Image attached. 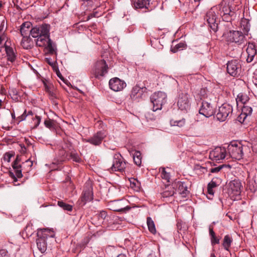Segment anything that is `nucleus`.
<instances>
[{"label": "nucleus", "instance_id": "aec40b11", "mask_svg": "<svg viewBox=\"0 0 257 257\" xmlns=\"http://www.w3.org/2000/svg\"><path fill=\"white\" fill-rule=\"evenodd\" d=\"M221 183V180L219 178H213L210 182L207 185V193L211 195H213L214 192L213 190L214 188L219 186Z\"/></svg>", "mask_w": 257, "mask_h": 257}, {"label": "nucleus", "instance_id": "de8ad7c7", "mask_svg": "<svg viewBox=\"0 0 257 257\" xmlns=\"http://www.w3.org/2000/svg\"><path fill=\"white\" fill-rule=\"evenodd\" d=\"M15 155V153L13 151L7 152L5 154L4 156V160L8 162L11 161V159Z\"/></svg>", "mask_w": 257, "mask_h": 257}, {"label": "nucleus", "instance_id": "4468645a", "mask_svg": "<svg viewBox=\"0 0 257 257\" xmlns=\"http://www.w3.org/2000/svg\"><path fill=\"white\" fill-rule=\"evenodd\" d=\"M93 199L92 187L90 182L85 184L84 188L81 197V201L83 205L87 202L90 201Z\"/></svg>", "mask_w": 257, "mask_h": 257}, {"label": "nucleus", "instance_id": "c85d7f7f", "mask_svg": "<svg viewBox=\"0 0 257 257\" xmlns=\"http://www.w3.org/2000/svg\"><path fill=\"white\" fill-rule=\"evenodd\" d=\"M21 45L23 48L25 49H29L32 48L33 46V42L30 36L23 37V39L21 42Z\"/></svg>", "mask_w": 257, "mask_h": 257}, {"label": "nucleus", "instance_id": "c756f323", "mask_svg": "<svg viewBox=\"0 0 257 257\" xmlns=\"http://www.w3.org/2000/svg\"><path fill=\"white\" fill-rule=\"evenodd\" d=\"M5 50L8 60L11 62H13L15 60L16 57L13 48L8 46H6Z\"/></svg>", "mask_w": 257, "mask_h": 257}, {"label": "nucleus", "instance_id": "37998d69", "mask_svg": "<svg viewBox=\"0 0 257 257\" xmlns=\"http://www.w3.org/2000/svg\"><path fill=\"white\" fill-rule=\"evenodd\" d=\"M15 175L13 173L10 172L11 177L13 178L14 181H17V178H21L22 177L23 175L22 173V170L21 169H15Z\"/></svg>", "mask_w": 257, "mask_h": 257}, {"label": "nucleus", "instance_id": "58836bf2", "mask_svg": "<svg viewBox=\"0 0 257 257\" xmlns=\"http://www.w3.org/2000/svg\"><path fill=\"white\" fill-rule=\"evenodd\" d=\"M44 86L45 91L48 93L49 95L52 97H55L54 93L53 91V86L51 84H47L44 82Z\"/></svg>", "mask_w": 257, "mask_h": 257}, {"label": "nucleus", "instance_id": "f8f14e48", "mask_svg": "<svg viewBox=\"0 0 257 257\" xmlns=\"http://www.w3.org/2000/svg\"><path fill=\"white\" fill-rule=\"evenodd\" d=\"M226 155V148L221 146H217L213 150L210 152L209 158L213 161L220 163L221 160L225 159Z\"/></svg>", "mask_w": 257, "mask_h": 257}, {"label": "nucleus", "instance_id": "ddd939ff", "mask_svg": "<svg viewBox=\"0 0 257 257\" xmlns=\"http://www.w3.org/2000/svg\"><path fill=\"white\" fill-rule=\"evenodd\" d=\"M178 108L181 111L187 112L190 107L188 95L187 93L180 94L177 101Z\"/></svg>", "mask_w": 257, "mask_h": 257}, {"label": "nucleus", "instance_id": "5fc2aeb1", "mask_svg": "<svg viewBox=\"0 0 257 257\" xmlns=\"http://www.w3.org/2000/svg\"><path fill=\"white\" fill-rule=\"evenodd\" d=\"M101 16V14L97 11H94L92 13L90 14L88 16V19H90L92 18H98Z\"/></svg>", "mask_w": 257, "mask_h": 257}, {"label": "nucleus", "instance_id": "393cba45", "mask_svg": "<svg viewBox=\"0 0 257 257\" xmlns=\"http://www.w3.org/2000/svg\"><path fill=\"white\" fill-rule=\"evenodd\" d=\"M129 151L130 152L131 155L133 157L135 164L138 166H141L142 158L141 152L135 150H132Z\"/></svg>", "mask_w": 257, "mask_h": 257}, {"label": "nucleus", "instance_id": "680f3d73", "mask_svg": "<svg viewBox=\"0 0 257 257\" xmlns=\"http://www.w3.org/2000/svg\"><path fill=\"white\" fill-rule=\"evenodd\" d=\"M101 231H97V232L93 233L90 237L92 238L93 237H97L101 234Z\"/></svg>", "mask_w": 257, "mask_h": 257}, {"label": "nucleus", "instance_id": "2f4dec72", "mask_svg": "<svg viewBox=\"0 0 257 257\" xmlns=\"http://www.w3.org/2000/svg\"><path fill=\"white\" fill-rule=\"evenodd\" d=\"M176 187L179 193L182 195L183 196H185L188 192L187 187L185 183L178 182L176 184Z\"/></svg>", "mask_w": 257, "mask_h": 257}, {"label": "nucleus", "instance_id": "7c9ffc66", "mask_svg": "<svg viewBox=\"0 0 257 257\" xmlns=\"http://www.w3.org/2000/svg\"><path fill=\"white\" fill-rule=\"evenodd\" d=\"M232 241L233 239L229 235H225L222 244L224 249L227 251H229V248Z\"/></svg>", "mask_w": 257, "mask_h": 257}, {"label": "nucleus", "instance_id": "9d476101", "mask_svg": "<svg viewBox=\"0 0 257 257\" xmlns=\"http://www.w3.org/2000/svg\"><path fill=\"white\" fill-rule=\"evenodd\" d=\"M227 71L230 75L237 76L241 73V62L236 59L228 61L227 63Z\"/></svg>", "mask_w": 257, "mask_h": 257}, {"label": "nucleus", "instance_id": "3c124183", "mask_svg": "<svg viewBox=\"0 0 257 257\" xmlns=\"http://www.w3.org/2000/svg\"><path fill=\"white\" fill-rule=\"evenodd\" d=\"M98 217L102 220L106 219L108 217L106 212L103 210L101 211L98 214Z\"/></svg>", "mask_w": 257, "mask_h": 257}, {"label": "nucleus", "instance_id": "72a5a7b5", "mask_svg": "<svg viewBox=\"0 0 257 257\" xmlns=\"http://www.w3.org/2000/svg\"><path fill=\"white\" fill-rule=\"evenodd\" d=\"M209 235L210 236L211 245L213 246L216 244H219L220 242V238L216 236L215 233L213 231V228L210 226L209 228Z\"/></svg>", "mask_w": 257, "mask_h": 257}, {"label": "nucleus", "instance_id": "a18cd8bd", "mask_svg": "<svg viewBox=\"0 0 257 257\" xmlns=\"http://www.w3.org/2000/svg\"><path fill=\"white\" fill-rule=\"evenodd\" d=\"M185 47L186 45L184 43H180L176 45L174 48L172 49V51L174 53H176L178 50L183 49Z\"/></svg>", "mask_w": 257, "mask_h": 257}, {"label": "nucleus", "instance_id": "0e129e2a", "mask_svg": "<svg viewBox=\"0 0 257 257\" xmlns=\"http://www.w3.org/2000/svg\"><path fill=\"white\" fill-rule=\"evenodd\" d=\"M43 30L42 31H39V37H40V36H41L42 35H46V34H48V33H43Z\"/></svg>", "mask_w": 257, "mask_h": 257}, {"label": "nucleus", "instance_id": "4d7b16f0", "mask_svg": "<svg viewBox=\"0 0 257 257\" xmlns=\"http://www.w3.org/2000/svg\"><path fill=\"white\" fill-rule=\"evenodd\" d=\"M246 117L247 116H246L243 113L241 112L240 114L237 117V120L240 123H243L245 121Z\"/></svg>", "mask_w": 257, "mask_h": 257}, {"label": "nucleus", "instance_id": "4c0bfd02", "mask_svg": "<svg viewBox=\"0 0 257 257\" xmlns=\"http://www.w3.org/2000/svg\"><path fill=\"white\" fill-rule=\"evenodd\" d=\"M69 160H72L73 161L76 162H79L81 159L79 157L78 154L75 150H72L71 149H69Z\"/></svg>", "mask_w": 257, "mask_h": 257}, {"label": "nucleus", "instance_id": "4be33fe9", "mask_svg": "<svg viewBox=\"0 0 257 257\" xmlns=\"http://www.w3.org/2000/svg\"><path fill=\"white\" fill-rule=\"evenodd\" d=\"M105 136V133L100 131L94 135L88 142L93 145H99L101 143L102 141L104 138Z\"/></svg>", "mask_w": 257, "mask_h": 257}, {"label": "nucleus", "instance_id": "13d9d810", "mask_svg": "<svg viewBox=\"0 0 257 257\" xmlns=\"http://www.w3.org/2000/svg\"><path fill=\"white\" fill-rule=\"evenodd\" d=\"M0 257H9L8 251L5 249L0 250Z\"/></svg>", "mask_w": 257, "mask_h": 257}, {"label": "nucleus", "instance_id": "e2e57ef3", "mask_svg": "<svg viewBox=\"0 0 257 257\" xmlns=\"http://www.w3.org/2000/svg\"><path fill=\"white\" fill-rule=\"evenodd\" d=\"M238 144H241V142H239L238 141H235V140H233L231 142H230V144L229 145H238Z\"/></svg>", "mask_w": 257, "mask_h": 257}, {"label": "nucleus", "instance_id": "a19ab883", "mask_svg": "<svg viewBox=\"0 0 257 257\" xmlns=\"http://www.w3.org/2000/svg\"><path fill=\"white\" fill-rule=\"evenodd\" d=\"M58 205L64 210L71 211L72 210L73 206L71 205L67 204L62 201H58Z\"/></svg>", "mask_w": 257, "mask_h": 257}, {"label": "nucleus", "instance_id": "5701e85b", "mask_svg": "<svg viewBox=\"0 0 257 257\" xmlns=\"http://www.w3.org/2000/svg\"><path fill=\"white\" fill-rule=\"evenodd\" d=\"M32 26V24L30 22H26L23 23L20 28V33L22 36H28V35L30 34Z\"/></svg>", "mask_w": 257, "mask_h": 257}, {"label": "nucleus", "instance_id": "cd10ccee", "mask_svg": "<svg viewBox=\"0 0 257 257\" xmlns=\"http://www.w3.org/2000/svg\"><path fill=\"white\" fill-rule=\"evenodd\" d=\"M199 95L200 96L201 101L203 100L206 99V98H208V100L211 101L213 99H215L216 98L214 97L213 94L209 93V91L206 88H202L200 90Z\"/></svg>", "mask_w": 257, "mask_h": 257}, {"label": "nucleus", "instance_id": "338daca9", "mask_svg": "<svg viewBox=\"0 0 257 257\" xmlns=\"http://www.w3.org/2000/svg\"><path fill=\"white\" fill-rule=\"evenodd\" d=\"M20 161H21V159L20 158L19 156H17L14 162L19 163L20 162Z\"/></svg>", "mask_w": 257, "mask_h": 257}, {"label": "nucleus", "instance_id": "bb28decb", "mask_svg": "<svg viewBox=\"0 0 257 257\" xmlns=\"http://www.w3.org/2000/svg\"><path fill=\"white\" fill-rule=\"evenodd\" d=\"M238 146H231L233 147L232 153L231 155V157L237 160H240L242 158L243 152L242 148L237 147Z\"/></svg>", "mask_w": 257, "mask_h": 257}, {"label": "nucleus", "instance_id": "a878e982", "mask_svg": "<svg viewBox=\"0 0 257 257\" xmlns=\"http://www.w3.org/2000/svg\"><path fill=\"white\" fill-rule=\"evenodd\" d=\"M69 149L67 146H65V148L59 146L58 154L61 158V161H63L65 159L69 160Z\"/></svg>", "mask_w": 257, "mask_h": 257}, {"label": "nucleus", "instance_id": "6e6d98bb", "mask_svg": "<svg viewBox=\"0 0 257 257\" xmlns=\"http://www.w3.org/2000/svg\"><path fill=\"white\" fill-rule=\"evenodd\" d=\"M27 116V111L25 109L24 110L23 113L17 117V120H18L19 122H21L23 120H25Z\"/></svg>", "mask_w": 257, "mask_h": 257}, {"label": "nucleus", "instance_id": "bf43d9fd", "mask_svg": "<svg viewBox=\"0 0 257 257\" xmlns=\"http://www.w3.org/2000/svg\"><path fill=\"white\" fill-rule=\"evenodd\" d=\"M12 167L14 170L21 168V165L19 164V163H16L15 162H13Z\"/></svg>", "mask_w": 257, "mask_h": 257}, {"label": "nucleus", "instance_id": "dca6fc26", "mask_svg": "<svg viewBox=\"0 0 257 257\" xmlns=\"http://www.w3.org/2000/svg\"><path fill=\"white\" fill-rule=\"evenodd\" d=\"M109 87L114 91H119L122 90L125 86V82L117 77L111 79L109 81Z\"/></svg>", "mask_w": 257, "mask_h": 257}, {"label": "nucleus", "instance_id": "b1692460", "mask_svg": "<svg viewBox=\"0 0 257 257\" xmlns=\"http://www.w3.org/2000/svg\"><path fill=\"white\" fill-rule=\"evenodd\" d=\"M246 51L247 54L246 61L248 63H250L252 62L256 54V50L255 49L254 46L252 44H249Z\"/></svg>", "mask_w": 257, "mask_h": 257}, {"label": "nucleus", "instance_id": "9b49d317", "mask_svg": "<svg viewBox=\"0 0 257 257\" xmlns=\"http://www.w3.org/2000/svg\"><path fill=\"white\" fill-rule=\"evenodd\" d=\"M107 70L108 66L105 61L100 60L95 63L93 74L95 78L100 79L107 73Z\"/></svg>", "mask_w": 257, "mask_h": 257}, {"label": "nucleus", "instance_id": "f704fd0d", "mask_svg": "<svg viewBox=\"0 0 257 257\" xmlns=\"http://www.w3.org/2000/svg\"><path fill=\"white\" fill-rule=\"evenodd\" d=\"M147 223L149 230L153 234H155L156 233V229L154 222L150 217L147 218Z\"/></svg>", "mask_w": 257, "mask_h": 257}, {"label": "nucleus", "instance_id": "79ce46f5", "mask_svg": "<svg viewBox=\"0 0 257 257\" xmlns=\"http://www.w3.org/2000/svg\"><path fill=\"white\" fill-rule=\"evenodd\" d=\"M130 184L132 188H134L135 190H139L140 188V183L139 181L134 178L130 179Z\"/></svg>", "mask_w": 257, "mask_h": 257}, {"label": "nucleus", "instance_id": "423d86ee", "mask_svg": "<svg viewBox=\"0 0 257 257\" xmlns=\"http://www.w3.org/2000/svg\"><path fill=\"white\" fill-rule=\"evenodd\" d=\"M233 108L231 105L227 103H224L220 106L216 114V117L220 121H225L232 114Z\"/></svg>", "mask_w": 257, "mask_h": 257}, {"label": "nucleus", "instance_id": "8fccbe9b", "mask_svg": "<svg viewBox=\"0 0 257 257\" xmlns=\"http://www.w3.org/2000/svg\"><path fill=\"white\" fill-rule=\"evenodd\" d=\"M90 239V237L89 236L85 237L81 242L80 244V246L84 248L85 246L88 243Z\"/></svg>", "mask_w": 257, "mask_h": 257}, {"label": "nucleus", "instance_id": "09e8293b", "mask_svg": "<svg viewBox=\"0 0 257 257\" xmlns=\"http://www.w3.org/2000/svg\"><path fill=\"white\" fill-rule=\"evenodd\" d=\"M32 119L34 122V126L33 128H35L37 127L40 124L41 120V117L39 116L36 115L34 117H32Z\"/></svg>", "mask_w": 257, "mask_h": 257}, {"label": "nucleus", "instance_id": "864d4df0", "mask_svg": "<svg viewBox=\"0 0 257 257\" xmlns=\"http://www.w3.org/2000/svg\"><path fill=\"white\" fill-rule=\"evenodd\" d=\"M224 167V165H221L215 168H212L210 169V172L212 173H216L219 172L223 167Z\"/></svg>", "mask_w": 257, "mask_h": 257}, {"label": "nucleus", "instance_id": "6e6552de", "mask_svg": "<svg viewBox=\"0 0 257 257\" xmlns=\"http://www.w3.org/2000/svg\"><path fill=\"white\" fill-rule=\"evenodd\" d=\"M126 164L127 163L120 154H115L113 156V163L110 168V171L122 172L126 168Z\"/></svg>", "mask_w": 257, "mask_h": 257}, {"label": "nucleus", "instance_id": "f257e3e1", "mask_svg": "<svg viewBox=\"0 0 257 257\" xmlns=\"http://www.w3.org/2000/svg\"><path fill=\"white\" fill-rule=\"evenodd\" d=\"M224 21L231 22L235 17L236 8L233 0H222L219 4L213 7Z\"/></svg>", "mask_w": 257, "mask_h": 257}, {"label": "nucleus", "instance_id": "c03bdc74", "mask_svg": "<svg viewBox=\"0 0 257 257\" xmlns=\"http://www.w3.org/2000/svg\"><path fill=\"white\" fill-rule=\"evenodd\" d=\"M252 112V109L250 106L244 105L241 109V112L246 116H250Z\"/></svg>", "mask_w": 257, "mask_h": 257}, {"label": "nucleus", "instance_id": "f3484780", "mask_svg": "<svg viewBox=\"0 0 257 257\" xmlns=\"http://www.w3.org/2000/svg\"><path fill=\"white\" fill-rule=\"evenodd\" d=\"M125 202V200H114L111 202L110 205L111 206V209L115 211L122 212L128 211L131 209V207L123 204Z\"/></svg>", "mask_w": 257, "mask_h": 257}, {"label": "nucleus", "instance_id": "ea45409f", "mask_svg": "<svg viewBox=\"0 0 257 257\" xmlns=\"http://www.w3.org/2000/svg\"><path fill=\"white\" fill-rule=\"evenodd\" d=\"M45 126L50 130H53L55 128L56 124L55 120L51 119L45 120L44 121Z\"/></svg>", "mask_w": 257, "mask_h": 257}, {"label": "nucleus", "instance_id": "69168bd1", "mask_svg": "<svg viewBox=\"0 0 257 257\" xmlns=\"http://www.w3.org/2000/svg\"><path fill=\"white\" fill-rule=\"evenodd\" d=\"M26 163L28 164V165L30 167H31L33 165V163L31 161H30V159H28V160H27L26 161Z\"/></svg>", "mask_w": 257, "mask_h": 257}, {"label": "nucleus", "instance_id": "2eb2a0df", "mask_svg": "<svg viewBox=\"0 0 257 257\" xmlns=\"http://www.w3.org/2000/svg\"><path fill=\"white\" fill-rule=\"evenodd\" d=\"M244 38L243 34L238 31H230L227 34V40L230 42L240 44L243 42Z\"/></svg>", "mask_w": 257, "mask_h": 257}, {"label": "nucleus", "instance_id": "473e14b6", "mask_svg": "<svg viewBox=\"0 0 257 257\" xmlns=\"http://www.w3.org/2000/svg\"><path fill=\"white\" fill-rule=\"evenodd\" d=\"M249 98L248 95L245 94V93H239L236 98V101L237 104L239 102L245 105V104L249 100Z\"/></svg>", "mask_w": 257, "mask_h": 257}, {"label": "nucleus", "instance_id": "20e7f679", "mask_svg": "<svg viewBox=\"0 0 257 257\" xmlns=\"http://www.w3.org/2000/svg\"><path fill=\"white\" fill-rule=\"evenodd\" d=\"M151 101L153 105V111L162 109L163 104L167 102V94L162 91L154 93L150 97Z\"/></svg>", "mask_w": 257, "mask_h": 257}, {"label": "nucleus", "instance_id": "0eeeda50", "mask_svg": "<svg viewBox=\"0 0 257 257\" xmlns=\"http://www.w3.org/2000/svg\"><path fill=\"white\" fill-rule=\"evenodd\" d=\"M215 8L213 7L206 13L205 19L206 20L208 26L214 32L218 29V14H216Z\"/></svg>", "mask_w": 257, "mask_h": 257}, {"label": "nucleus", "instance_id": "6ab92c4d", "mask_svg": "<svg viewBox=\"0 0 257 257\" xmlns=\"http://www.w3.org/2000/svg\"><path fill=\"white\" fill-rule=\"evenodd\" d=\"M151 0H133L132 4L136 9H145L149 10Z\"/></svg>", "mask_w": 257, "mask_h": 257}, {"label": "nucleus", "instance_id": "774afa93", "mask_svg": "<svg viewBox=\"0 0 257 257\" xmlns=\"http://www.w3.org/2000/svg\"><path fill=\"white\" fill-rule=\"evenodd\" d=\"M116 257H126L124 254L120 253L117 255Z\"/></svg>", "mask_w": 257, "mask_h": 257}, {"label": "nucleus", "instance_id": "a211bd4d", "mask_svg": "<svg viewBox=\"0 0 257 257\" xmlns=\"http://www.w3.org/2000/svg\"><path fill=\"white\" fill-rule=\"evenodd\" d=\"M44 31L43 33H49L50 31V25L46 24H44L41 25L37 26L31 29L30 35L33 38H38L39 32Z\"/></svg>", "mask_w": 257, "mask_h": 257}, {"label": "nucleus", "instance_id": "49530a36", "mask_svg": "<svg viewBox=\"0 0 257 257\" xmlns=\"http://www.w3.org/2000/svg\"><path fill=\"white\" fill-rule=\"evenodd\" d=\"M162 178L166 180L168 182H170V175L169 173H167L165 168H163L161 173Z\"/></svg>", "mask_w": 257, "mask_h": 257}, {"label": "nucleus", "instance_id": "e433bc0d", "mask_svg": "<svg viewBox=\"0 0 257 257\" xmlns=\"http://www.w3.org/2000/svg\"><path fill=\"white\" fill-rule=\"evenodd\" d=\"M170 124L171 126H178L179 127H182L184 126L186 123V120L185 118H182L180 120H175L174 119H172L170 121Z\"/></svg>", "mask_w": 257, "mask_h": 257}, {"label": "nucleus", "instance_id": "39448f33", "mask_svg": "<svg viewBox=\"0 0 257 257\" xmlns=\"http://www.w3.org/2000/svg\"><path fill=\"white\" fill-rule=\"evenodd\" d=\"M199 112L200 114L204 115L207 118L212 116L215 112L213 100L210 101L207 97L201 101V106Z\"/></svg>", "mask_w": 257, "mask_h": 257}, {"label": "nucleus", "instance_id": "c9c22d12", "mask_svg": "<svg viewBox=\"0 0 257 257\" xmlns=\"http://www.w3.org/2000/svg\"><path fill=\"white\" fill-rule=\"evenodd\" d=\"M175 193L174 187L172 186H168L166 188V190L162 193L163 198H167L172 196Z\"/></svg>", "mask_w": 257, "mask_h": 257}, {"label": "nucleus", "instance_id": "412c9836", "mask_svg": "<svg viewBox=\"0 0 257 257\" xmlns=\"http://www.w3.org/2000/svg\"><path fill=\"white\" fill-rule=\"evenodd\" d=\"M143 94V88L138 85H136L132 90L130 97L133 100H138L142 97Z\"/></svg>", "mask_w": 257, "mask_h": 257}, {"label": "nucleus", "instance_id": "052dcab7", "mask_svg": "<svg viewBox=\"0 0 257 257\" xmlns=\"http://www.w3.org/2000/svg\"><path fill=\"white\" fill-rule=\"evenodd\" d=\"M21 146V152L22 154H25L26 152L27 151V148L26 147V146Z\"/></svg>", "mask_w": 257, "mask_h": 257}, {"label": "nucleus", "instance_id": "1a4fd4ad", "mask_svg": "<svg viewBox=\"0 0 257 257\" xmlns=\"http://www.w3.org/2000/svg\"><path fill=\"white\" fill-rule=\"evenodd\" d=\"M241 183L238 180H232L228 185V193L233 200L238 199L241 193Z\"/></svg>", "mask_w": 257, "mask_h": 257}, {"label": "nucleus", "instance_id": "603ef678", "mask_svg": "<svg viewBox=\"0 0 257 257\" xmlns=\"http://www.w3.org/2000/svg\"><path fill=\"white\" fill-rule=\"evenodd\" d=\"M25 231L26 232L27 236H31L33 233V231L32 230V225H27V226L25 228Z\"/></svg>", "mask_w": 257, "mask_h": 257}, {"label": "nucleus", "instance_id": "7ed1b4c3", "mask_svg": "<svg viewBox=\"0 0 257 257\" xmlns=\"http://www.w3.org/2000/svg\"><path fill=\"white\" fill-rule=\"evenodd\" d=\"M36 44L38 47H45L51 54L56 53V46L50 39L49 33L38 38L36 40Z\"/></svg>", "mask_w": 257, "mask_h": 257}, {"label": "nucleus", "instance_id": "f03ea898", "mask_svg": "<svg viewBox=\"0 0 257 257\" xmlns=\"http://www.w3.org/2000/svg\"><path fill=\"white\" fill-rule=\"evenodd\" d=\"M38 238L36 240L37 246L41 253H44L47 250L46 239L48 237H54L55 233L53 231L49 229H40L38 230Z\"/></svg>", "mask_w": 257, "mask_h": 257}]
</instances>
